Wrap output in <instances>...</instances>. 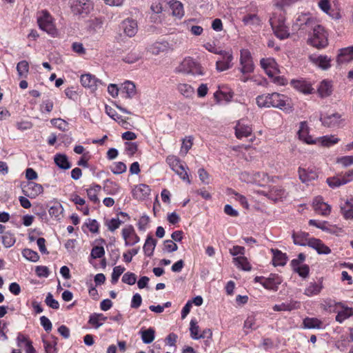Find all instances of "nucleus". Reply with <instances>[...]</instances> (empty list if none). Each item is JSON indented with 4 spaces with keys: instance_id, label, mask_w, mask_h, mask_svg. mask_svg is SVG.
Segmentation results:
<instances>
[{
    "instance_id": "f257e3e1",
    "label": "nucleus",
    "mask_w": 353,
    "mask_h": 353,
    "mask_svg": "<svg viewBox=\"0 0 353 353\" xmlns=\"http://www.w3.org/2000/svg\"><path fill=\"white\" fill-rule=\"evenodd\" d=\"M310 30H312L313 33L309 39L310 43L317 48H325L327 45V39L324 28L315 23Z\"/></svg>"
},
{
    "instance_id": "f03ea898",
    "label": "nucleus",
    "mask_w": 353,
    "mask_h": 353,
    "mask_svg": "<svg viewBox=\"0 0 353 353\" xmlns=\"http://www.w3.org/2000/svg\"><path fill=\"white\" fill-rule=\"evenodd\" d=\"M37 23L42 30L52 36L56 34L57 30L52 17L48 11L41 10L38 13Z\"/></svg>"
},
{
    "instance_id": "7ed1b4c3",
    "label": "nucleus",
    "mask_w": 353,
    "mask_h": 353,
    "mask_svg": "<svg viewBox=\"0 0 353 353\" xmlns=\"http://www.w3.org/2000/svg\"><path fill=\"white\" fill-rule=\"evenodd\" d=\"M179 72L190 74L192 75H203V70L199 63L193 59L188 57L183 59L177 68Z\"/></svg>"
},
{
    "instance_id": "20e7f679",
    "label": "nucleus",
    "mask_w": 353,
    "mask_h": 353,
    "mask_svg": "<svg viewBox=\"0 0 353 353\" xmlns=\"http://www.w3.org/2000/svg\"><path fill=\"white\" fill-rule=\"evenodd\" d=\"M166 162L182 180L186 181L189 184L191 183L183 164L177 157L170 155L166 158Z\"/></svg>"
},
{
    "instance_id": "39448f33",
    "label": "nucleus",
    "mask_w": 353,
    "mask_h": 353,
    "mask_svg": "<svg viewBox=\"0 0 353 353\" xmlns=\"http://www.w3.org/2000/svg\"><path fill=\"white\" fill-rule=\"evenodd\" d=\"M254 281L260 283L265 289L268 290L277 291L279 285L282 283V278L276 274H270L268 277L256 276Z\"/></svg>"
},
{
    "instance_id": "423d86ee",
    "label": "nucleus",
    "mask_w": 353,
    "mask_h": 353,
    "mask_svg": "<svg viewBox=\"0 0 353 353\" xmlns=\"http://www.w3.org/2000/svg\"><path fill=\"white\" fill-rule=\"evenodd\" d=\"M271 107L281 109L286 112H291L292 107L288 97L277 92L271 94Z\"/></svg>"
},
{
    "instance_id": "0eeeda50",
    "label": "nucleus",
    "mask_w": 353,
    "mask_h": 353,
    "mask_svg": "<svg viewBox=\"0 0 353 353\" xmlns=\"http://www.w3.org/2000/svg\"><path fill=\"white\" fill-rule=\"evenodd\" d=\"M93 9L90 0H72L71 10L76 15H87Z\"/></svg>"
},
{
    "instance_id": "6e6552de",
    "label": "nucleus",
    "mask_w": 353,
    "mask_h": 353,
    "mask_svg": "<svg viewBox=\"0 0 353 353\" xmlns=\"http://www.w3.org/2000/svg\"><path fill=\"white\" fill-rule=\"evenodd\" d=\"M214 53L220 55V57L216 62V67L218 71L222 72L232 68L233 56L231 52L220 50L214 52Z\"/></svg>"
},
{
    "instance_id": "1a4fd4ad",
    "label": "nucleus",
    "mask_w": 353,
    "mask_h": 353,
    "mask_svg": "<svg viewBox=\"0 0 353 353\" xmlns=\"http://www.w3.org/2000/svg\"><path fill=\"white\" fill-rule=\"evenodd\" d=\"M240 64L241 65L240 70L243 74L251 73L254 71V66L251 54L248 50L243 49L241 50Z\"/></svg>"
},
{
    "instance_id": "9d476101",
    "label": "nucleus",
    "mask_w": 353,
    "mask_h": 353,
    "mask_svg": "<svg viewBox=\"0 0 353 353\" xmlns=\"http://www.w3.org/2000/svg\"><path fill=\"white\" fill-rule=\"evenodd\" d=\"M261 65L270 77H274L276 74L279 72L278 64L274 59H262L261 60Z\"/></svg>"
},
{
    "instance_id": "9b49d317",
    "label": "nucleus",
    "mask_w": 353,
    "mask_h": 353,
    "mask_svg": "<svg viewBox=\"0 0 353 353\" xmlns=\"http://www.w3.org/2000/svg\"><path fill=\"white\" fill-rule=\"evenodd\" d=\"M310 223L329 234L339 235L343 232L342 228L331 225L330 222H310Z\"/></svg>"
},
{
    "instance_id": "f8f14e48",
    "label": "nucleus",
    "mask_w": 353,
    "mask_h": 353,
    "mask_svg": "<svg viewBox=\"0 0 353 353\" xmlns=\"http://www.w3.org/2000/svg\"><path fill=\"white\" fill-rule=\"evenodd\" d=\"M313 208L316 213L327 216L331 212V207L327 203H325L322 197H316L313 201Z\"/></svg>"
},
{
    "instance_id": "ddd939ff",
    "label": "nucleus",
    "mask_w": 353,
    "mask_h": 353,
    "mask_svg": "<svg viewBox=\"0 0 353 353\" xmlns=\"http://www.w3.org/2000/svg\"><path fill=\"white\" fill-rule=\"evenodd\" d=\"M235 135L237 139H241L243 137H248L252 134V129L251 126L243 120L239 121L234 128Z\"/></svg>"
},
{
    "instance_id": "4468645a",
    "label": "nucleus",
    "mask_w": 353,
    "mask_h": 353,
    "mask_svg": "<svg viewBox=\"0 0 353 353\" xmlns=\"http://www.w3.org/2000/svg\"><path fill=\"white\" fill-rule=\"evenodd\" d=\"M316 21L312 17H309L307 14H302L297 17L295 25L299 27L300 30L308 31L313 28Z\"/></svg>"
},
{
    "instance_id": "2eb2a0df",
    "label": "nucleus",
    "mask_w": 353,
    "mask_h": 353,
    "mask_svg": "<svg viewBox=\"0 0 353 353\" xmlns=\"http://www.w3.org/2000/svg\"><path fill=\"white\" fill-rule=\"evenodd\" d=\"M23 191L28 197L35 198L43 192V189L41 185L33 181H30L28 183L27 185L23 188Z\"/></svg>"
},
{
    "instance_id": "dca6fc26",
    "label": "nucleus",
    "mask_w": 353,
    "mask_h": 353,
    "mask_svg": "<svg viewBox=\"0 0 353 353\" xmlns=\"http://www.w3.org/2000/svg\"><path fill=\"white\" fill-rule=\"evenodd\" d=\"M170 48V46L166 41H157L150 45L148 48V51L152 54H159L160 53L168 51Z\"/></svg>"
},
{
    "instance_id": "f3484780",
    "label": "nucleus",
    "mask_w": 353,
    "mask_h": 353,
    "mask_svg": "<svg viewBox=\"0 0 353 353\" xmlns=\"http://www.w3.org/2000/svg\"><path fill=\"white\" fill-rule=\"evenodd\" d=\"M121 27L125 34L130 37L134 36L137 32V22L132 19H125L121 23Z\"/></svg>"
},
{
    "instance_id": "a211bd4d",
    "label": "nucleus",
    "mask_w": 353,
    "mask_h": 353,
    "mask_svg": "<svg viewBox=\"0 0 353 353\" xmlns=\"http://www.w3.org/2000/svg\"><path fill=\"white\" fill-rule=\"evenodd\" d=\"M308 246L314 249L319 254H328L331 252V250L318 239L311 238L308 241Z\"/></svg>"
},
{
    "instance_id": "6ab92c4d",
    "label": "nucleus",
    "mask_w": 353,
    "mask_h": 353,
    "mask_svg": "<svg viewBox=\"0 0 353 353\" xmlns=\"http://www.w3.org/2000/svg\"><path fill=\"white\" fill-rule=\"evenodd\" d=\"M298 135L300 139L304 141L308 144H315L317 143L316 139H313L312 137L309 135V128L306 121H302L300 123Z\"/></svg>"
},
{
    "instance_id": "aec40b11",
    "label": "nucleus",
    "mask_w": 353,
    "mask_h": 353,
    "mask_svg": "<svg viewBox=\"0 0 353 353\" xmlns=\"http://www.w3.org/2000/svg\"><path fill=\"white\" fill-rule=\"evenodd\" d=\"M81 83L85 88H88L94 91L97 89L98 83H101L94 76L90 74H82L81 76Z\"/></svg>"
},
{
    "instance_id": "412c9836",
    "label": "nucleus",
    "mask_w": 353,
    "mask_h": 353,
    "mask_svg": "<svg viewBox=\"0 0 353 353\" xmlns=\"http://www.w3.org/2000/svg\"><path fill=\"white\" fill-rule=\"evenodd\" d=\"M132 193L134 198L143 200L150 195V188L148 185L141 183L135 186Z\"/></svg>"
},
{
    "instance_id": "4be33fe9",
    "label": "nucleus",
    "mask_w": 353,
    "mask_h": 353,
    "mask_svg": "<svg viewBox=\"0 0 353 353\" xmlns=\"http://www.w3.org/2000/svg\"><path fill=\"white\" fill-rule=\"evenodd\" d=\"M341 115L339 113H334L328 115L323 119H321L322 124L328 128H336L339 127L342 121L341 119Z\"/></svg>"
},
{
    "instance_id": "5701e85b",
    "label": "nucleus",
    "mask_w": 353,
    "mask_h": 353,
    "mask_svg": "<svg viewBox=\"0 0 353 353\" xmlns=\"http://www.w3.org/2000/svg\"><path fill=\"white\" fill-rule=\"evenodd\" d=\"M299 176L303 183H308L318 178V174L314 169L299 168Z\"/></svg>"
},
{
    "instance_id": "b1692460",
    "label": "nucleus",
    "mask_w": 353,
    "mask_h": 353,
    "mask_svg": "<svg viewBox=\"0 0 353 353\" xmlns=\"http://www.w3.org/2000/svg\"><path fill=\"white\" fill-rule=\"evenodd\" d=\"M353 60V46L342 48L337 57L339 64L347 63Z\"/></svg>"
},
{
    "instance_id": "393cba45",
    "label": "nucleus",
    "mask_w": 353,
    "mask_h": 353,
    "mask_svg": "<svg viewBox=\"0 0 353 353\" xmlns=\"http://www.w3.org/2000/svg\"><path fill=\"white\" fill-rule=\"evenodd\" d=\"M341 212L345 219H353V198L346 200L343 203H341Z\"/></svg>"
},
{
    "instance_id": "a878e982",
    "label": "nucleus",
    "mask_w": 353,
    "mask_h": 353,
    "mask_svg": "<svg viewBox=\"0 0 353 353\" xmlns=\"http://www.w3.org/2000/svg\"><path fill=\"white\" fill-rule=\"evenodd\" d=\"M292 239L294 244L305 246L308 245V241H310L311 238H309V234L307 232L301 231L293 232Z\"/></svg>"
},
{
    "instance_id": "bb28decb",
    "label": "nucleus",
    "mask_w": 353,
    "mask_h": 353,
    "mask_svg": "<svg viewBox=\"0 0 353 353\" xmlns=\"http://www.w3.org/2000/svg\"><path fill=\"white\" fill-rule=\"evenodd\" d=\"M271 252L273 254L272 261L274 266L285 265L288 258L285 253L277 249H271Z\"/></svg>"
},
{
    "instance_id": "cd10ccee",
    "label": "nucleus",
    "mask_w": 353,
    "mask_h": 353,
    "mask_svg": "<svg viewBox=\"0 0 353 353\" xmlns=\"http://www.w3.org/2000/svg\"><path fill=\"white\" fill-rule=\"evenodd\" d=\"M275 35L280 39H284L290 36L288 28L283 22H279L278 25L272 24Z\"/></svg>"
},
{
    "instance_id": "c85d7f7f",
    "label": "nucleus",
    "mask_w": 353,
    "mask_h": 353,
    "mask_svg": "<svg viewBox=\"0 0 353 353\" xmlns=\"http://www.w3.org/2000/svg\"><path fill=\"white\" fill-rule=\"evenodd\" d=\"M56 165L61 169L68 170L71 168V164L65 154H57L54 157Z\"/></svg>"
},
{
    "instance_id": "c756f323",
    "label": "nucleus",
    "mask_w": 353,
    "mask_h": 353,
    "mask_svg": "<svg viewBox=\"0 0 353 353\" xmlns=\"http://www.w3.org/2000/svg\"><path fill=\"white\" fill-rule=\"evenodd\" d=\"M169 5L174 16L181 18L184 15L183 6L180 1L172 0L169 2Z\"/></svg>"
},
{
    "instance_id": "7c9ffc66",
    "label": "nucleus",
    "mask_w": 353,
    "mask_h": 353,
    "mask_svg": "<svg viewBox=\"0 0 353 353\" xmlns=\"http://www.w3.org/2000/svg\"><path fill=\"white\" fill-rule=\"evenodd\" d=\"M319 94L321 97L330 96L332 92V86L330 81L323 80L319 86Z\"/></svg>"
},
{
    "instance_id": "2f4dec72",
    "label": "nucleus",
    "mask_w": 353,
    "mask_h": 353,
    "mask_svg": "<svg viewBox=\"0 0 353 353\" xmlns=\"http://www.w3.org/2000/svg\"><path fill=\"white\" fill-rule=\"evenodd\" d=\"M303 324L307 329H320L322 327L323 323L316 318L307 317L303 320Z\"/></svg>"
},
{
    "instance_id": "473e14b6",
    "label": "nucleus",
    "mask_w": 353,
    "mask_h": 353,
    "mask_svg": "<svg viewBox=\"0 0 353 353\" xmlns=\"http://www.w3.org/2000/svg\"><path fill=\"white\" fill-rule=\"evenodd\" d=\"M311 59L314 63L323 70H326L330 67L331 59L327 56L320 55L315 57H311Z\"/></svg>"
},
{
    "instance_id": "72a5a7b5",
    "label": "nucleus",
    "mask_w": 353,
    "mask_h": 353,
    "mask_svg": "<svg viewBox=\"0 0 353 353\" xmlns=\"http://www.w3.org/2000/svg\"><path fill=\"white\" fill-rule=\"evenodd\" d=\"M50 218L54 221H60L64 218L63 209L61 205L52 206L49 209Z\"/></svg>"
},
{
    "instance_id": "f704fd0d",
    "label": "nucleus",
    "mask_w": 353,
    "mask_h": 353,
    "mask_svg": "<svg viewBox=\"0 0 353 353\" xmlns=\"http://www.w3.org/2000/svg\"><path fill=\"white\" fill-rule=\"evenodd\" d=\"M242 21L244 25L250 26H259L261 23V19L256 14H248L245 15L242 19Z\"/></svg>"
},
{
    "instance_id": "c9c22d12",
    "label": "nucleus",
    "mask_w": 353,
    "mask_h": 353,
    "mask_svg": "<svg viewBox=\"0 0 353 353\" xmlns=\"http://www.w3.org/2000/svg\"><path fill=\"white\" fill-rule=\"evenodd\" d=\"M322 288L321 283H310L305 288L304 294L307 296L317 295L321 292Z\"/></svg>"
},
{
    "instance_id": "e433bc0d",
    "label": "nucleus",
    "mask_w": 353,
    "mask_h": 353,
    "mask_svg": "<svg viewBox=\"0 0 353 353\" xmlns=\"http://www.w3.org/2000/svg\"><path fill=\"white\" fill-rule=\"evenodd\" d=\"M234 263L237 266L244 271H250L252 269L251 265L248 261V259L243 256L235 257L233 259Z\"/></svg>"
},
{
    "instance_id": "4c0bfd02",
    "label": "nucleus",
    "mask_w": 353,
    "mask_h": 353,
    "mask_svg": "<svg viewBox=\"0 0 353 353\" xmlns=\"http://www.w3.org/2000/svg\"><path fill=\"white\" fill-rule=\"evenodd\" d=\"M140 333L141 335V339L145 344H150L154 340L155 330L154 328L150 327L147 330H141Z\"/></svg>"
},
{
    "instance_id": "58836bf2",
    "label": "nucleus",
    "mask_w": 353,
    "mask_h": 353,
    "mask_svg": "<svg viewBox=\"0 0 353 353\" xmlns=\"http://www.w3.org/2000/svg\"><path fill=\"white\" fill-rule=\"evenodd\" d=\"M157 241L152 236H148L143 245V251L145 254L148 256H151L153 254L155 248Z\"/></svg>"
},
{
    "instance_id": "ea45409f",
    "label": "nucleus",
    "mask_w": 353,
    "mask_h": 353,
    "mask_svg": "<svg viewBox=\"0 0 353 353\" xmlns=\"http://www.w3.org/2000/svg\"><path fill=\"white\" fill-rule=\"evenodd\" d=\"M106 319L107 317L103 314H93L90 316L89 323L95 328H99Z\"/></svg>"
},
{
    "instance_id": "a19ab883",
    "label": "nucleus",
    "mask_w": 353,
    "mask_h": 353,
    "mask_svg": "<svg viewBox=\"0 0 353 353\" xmlns=\"http://www.w3.org/2000/svg\"><path fill=\"white\" fill-rule=\"evenodd\" d=\"M353 316V309L347 307H343L342 310L339 311L336 316V321L340 323L345 319Z\"/></svg>"
},
{
    "instance_id": "79ce46f5",
    "label": "nucleus",
    "mask_w": 353,
    "mask_h": 353,
    "mask_svg": "<svg viewBox=\"0 0 353 353\" xmlns=\"http://www.w3.org/2000/svg\"><path fill=\"white\" fill-rule=\"evenodd\" d=\"M179 92L185 97L190 98L194 94V88L187 83H179L177 86Z\"/></svg>"
},
{
    "instance_id": "37998d69",
    "label": "nucleus",
    "mask_w": 353,
    "mask_h": 353,
    "mask_svg": "<svg viewBox=\"0 0 353 353\" xmlns=\"http://www.w3.org/2000/svg\"><path fill=\"white\" fill-rule=\"evenodd\" d=\"M123 90L126 94V98L131 99L134 97L137 93L135 84L130 81H127L123 84Z\"/></svg>"
},
{
    "instance_id": "c03bdc74",
    "label": "nucleus",
    "mask_w": 353,
    "mask_h": 353,
    "mask_svg": "<svg viewBox=\"0 0 353 353\" xmlns=\"http://www.w3.org/2000/svg\"><path fill=\"white\" fill-rule=\"evenodd\" d=\"M271 94H262L256 97V101L260 108H271Z\"/></svg>"
},
{
    "instance_id": "a18cd8bd",
    "label": "nucleus",
    "mask_w": 353,
    "mask_h": 353,
    "mask_svg": "<svg viewBox=\"0 0 353 353\" xmlns=\"http://www.w3.org/2000/svg\"><path fill=\"white\" fill-rule=\"evenodd\" d=\"M317 143H320L321 145L325 147H330L339 142V139L334 136H323L316 139Z\"/></svg>"
},
{
    "instance_id": "49530a36",
    "label": "nucleus",
    "mask_w": 353,
    "mask_h": 353,
    "mask_svg": "<svg viewBox=\"0 0 353 353\" xmlns=\"http://www.w3.org/2000/svg\"><path fill=\"white\" fill-rule=\"evenodd\" d=\"M299 303L290 302V303H283L279 305H275L273 307L274 311H291L298 308Z\"/></svg>"
},
{
    "instance_id": "de8ad7c7",
    "label": "nucleus",
    "mask_w": 353,
    "mask_h": 353,
    "mask_svg": "<svg viewBox=\"0 0 353 353\" xmlns=\"http://www.w3.org/2000/svg\"><path fill=\"white\" fill-rule=\"evenodd\" d=\"M17 70L20 77H26L29 72V63L27 61L23 60L17 65Z\"/></svg>"
},
{
    "instance_id": "09e8293b",
    "label": "nucleus",
    "mask_w": 353,
    "mask_h": 353,
    "mask_svg": "<svg viewBox=\"0 0 353 353\" xmlns=\"http://www.w3.org/2000/svg\"><path fill=\"white\" fill-rule=\"evenodd\" d=\"M327 183L331 188H338L342 185L347 183V181H344L342 175L336 176L334 177H330L327 179Z\"/></svg>"
},
{
    "instance_id": "8fccbe9b",
    "label": "nucleus",
    "mask_w": 353,
    "mask_h": 353,
    "mask_svg": "<svg viewBox=\"0 0 353 353\" xmlns=\"http://www.w3.org/2000/svg\"><path fill=\"white\" fill-rule=\"evenodd\" d=\"M101 188L99 185H94L87 190L88 198L94 203H97L99 201L97 194L101 190Z\"/></svg>"
},
{
    "instance_id": "3c124183",
    "label": "nucleus",
    "mask_w": 353,
    "mask_h": 353,
    "mask_svg": "<svg viewBox=\"0 0 353 353\" xmlns=\"http://www.w3.org/2000/svg\"><path fill=\"white\" fill-rule=\"evenodd\" d=\"M50 123L54 127L57 128L58 129L63 132H65L68 130V123L63 119H52L50 120Z\"/></svg>"
},
{
    "instance_id": "603ef678",
    "label": "nucleus",
    "mask_w": 353,
    "mask_h": 353,
    "mask_svg": "<svg viewBox=\"0 0 353 353\" xmlns=\"http://www.w3.org/2000/svg\"><path fill=\"white\" fill-rule=\"evenodd\" d=\"M2 243L6 248L12 247L15 243L14 235L10 232H5L2 236Z\"/></svg>"
},
{
    "instance_id": "864d4df0",
    "label": "nucleus",
    "mask_w": 353,
    "mask_h": 353,
    "mask_svg": "<svg viewBox=\"0 0 353 353\" xmlns=\"http://www.w3.org/2000/svg\"><path fill=\"white\" fill-rule=\"evenodd\" d=\"M199 327L197 325L196 323L192 320L190 322V334L191 337L193 339H203L205 338L204 334H200L199 335Z\"/></svg>"
},
{
    "instance_id": "5fc2aeb1",
    "label": "nucleus",
    "mask_w": 353,
    "mask_h": 353,
    "mask_svg": "<svg viewBox=\"0 0 353 353\" xmlns=\"http://www.w3.org/2000/svg\"><path fill=\"white\" fill-rule=\"evenodd\" d=\"M22 254L26 259L33 262L37 261L39 259L37 252L30 249H24Z\"/></svg>"
},
{
    "instance_id": "6e6d98bb",
    "label": "nucleus",
    "mask_w": 353,
    "mask_h": 353,
    "mask_svg": "<svg viewBox=\"0 0 353 353\" xmlns=\"http://www.w3.org/2000/svg\"><path fill=\"white\" fill-rule=\"evenodd\" d=\"M111 171L115 174H120L126 171L127 167L123 162H116L110 167Z\"/></svg>"
},
{
    "instance_id": "4d7b16f0",
    "label": "nucleus",
    "mask_w": 353,
    "mask_h": 353,
    "mask_svg": "<svg viewBox=\"0 0 353 353\" xmlns=\"http://www.w3.org/2000/svg\"><path fill=\"white\" fill-rule=\"evenodd\" d=\"M285 194L284 190L279 188L274 187L273 188L270 192V198L274 201H276L281 199Z\"/></svg>"
},
{
    "instance_id": "13d9d810",
    "label": "nucleus",
    "mask_w": 353,
    "mask_h": 353,
    "mask_svg": "<svg viewBox=\"0 0 353 353\" xmlns=\"http://www.w3.org/2000/svg\"><path fill=\"white\" fill-rule=\"evenodd\" d=\"M125 271V268L121 266V265H118V266H116L113 268V272L112 273V276H111V281L112 283H116L119 279V276L123 273V272Z\"/></svg>"
},
{
    "instance_id": "bf43d9fd",
    "label": "nucleus",
    "mask_w": 353,
    "mask_h": 353,
    "mask_svg": "<svg viewBox=\"0 0 353 353\" xmlns=\"http://www.w3.org/2000/svg\"><path fill=\"white\" fill-rule=\"evenodd\" d=\"M122 281L128 285H134L137 281V276L132 272H126L122 277Z\"/></svg>"
},
{
    "instance_id": "052dcab7",
    "label": "nucleus",
    "mask_w": 353,
    "mask_h": 353,
    "mask_svg": "<svg viewBox=\"0 0 353 353\" xmlns=\"http://www.w3.org/2000/svg\"><path fill=\"white\" fill-rule=\"evenodd\" d=\"M258 325H256V319L254 316H249L244 322L243 327L245 329L253 330L256 329Z\"/></svg>"
},
{
    "instance_id": "680f3d73",
    "label": "nucleus",
    "mask_w": 353,
    "mask_h": 353,
    "mask_svg": "<svg viewBox=\"0 0 353 353\" xmlns=\"http://www.w3.org/2000/svg\"><path fill=\"white\" fill-rule=\"evenodd\" d=\"M43 346L46 353H56L57 348L56 345L57 343L53 341L52 342H50L47 340L43 339Z\"/></svg>"
},
{
    "instance_id": "e2e57ef3",
    "label": "nucleus",
    "mask_w": 353,
    "mask_h": 353,
    "mask_svg": "<svg viewBox=\"0 0 353 353\" xmlns=\"http://www.w3.org/2000/svg\"><path fill=\"white\" fill-rule=\"evenodd\" d=\"M105 250L102 246H94L91 251V257L92 259H99L104 256Z\"/></svg>"
},
{
    "instance_id": "0e129e2a",
    "label": "nucleus",
    "mask_w": 353,
    "mask_h": 353,
    "mask_svg": "<svg viewBox=\"0 0 353 353\" xmlns=\"http://www.w3.org/2000/svg\"><path fill=\"white\" fill-rule=\"evenodd\" d=\"M192 146V139L191 137H189L188 139H185L183 140L182 146L181 148V152L185 155L189 150Z\"/></svg>"
},
{
    "instance_id": "69168bd1",
    "label": "nucleus",
    "mask_w": 353,
    "mask_h": 353,
    "mask_svg": "<svg viewBox=\"0 0 353 353\" xmlns=\"http://www.w3.org/2000/svg\"><path fill=\"white\" fill-rule=\"evenodd\" d=\"M45 302L48 306L52 309L57 310L59 307V302L53 298V296L51 293L48 294Z\"/></svg>"
},
{
    "instance_id": "338daca9",
    "label": "nucleus",
    "mask_w": 353,
    "mask_h": 353,
    "mask_svg": "<svg viewBox=\"0 0 353 353\" xmlns=\"http://www.w3.org/2000/svg\"><path fill=\"white\" fill-rule=\"evenodd\" d=\"M292 269L294 272H297L299 276L303 278L307 276L309 274V267L307 265H302Z\"/></svg>"
},
{
    "instance_id": "774afa93",
    "label": "nucleus",
    "mask_w": 353,
    "mask_h": 353,
    "mask_svg": "<svg viewBox=\"0 0 353 353\" xmlns=\"http://www.w3.org/2000/svg\"><path fill=\"white\" fill-rule=\"evenodd\" d=\"M295 87L297 88L301 92L305 94L311 93L312 88L310 85L305 84L303 82H295Z\"/></svg>"
}]
</instances>
